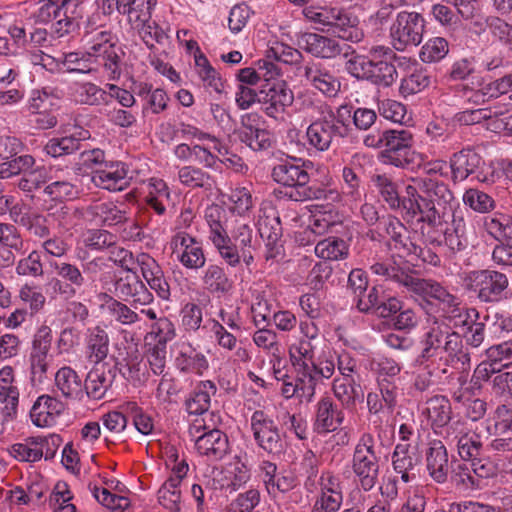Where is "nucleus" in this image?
Returning a JSON list of instances; mask_svg holds the SVG:
<instances>
[{
    "instance_id": "obj_1",
    "label": "nucleus",
    "mask_w": 512,
    "mask_h": 512,
    "mask_svg": "<svg viewBox=\"0 0 512 512\" xmlns=\"http://www.w3.org/2000/svg\"><path fill=\"white\" fill-rule=\"evenodd\" d=\"M449 322L445 317L434 318L419 338V352L413 361V365L421 370L413 382L416 391L425 392L442 381L454 362L465 364L469 361L460 335Z\"/></svg>"
},
{
    "instance_id": "obj_2",
    "label": "nucleus",
    "mask_w": 512,
    "mask_h": 512,
    "mask_svg": "<svg viewBox=\"0 0 512 512\" xmlns=\"http://www.w3.org/2000/svg\"><path fill=\"white\" fill-rule=\"evenodd\" d=\"M311 123L306 129V138L310 146L317 151H327L331 145L349 136L351 132V109L341 105L336 111L322 100L310 101L307 106Z\"/></svg>"
},
{
    "instance_id": "obj_3",
    "label": "nucleus",
    "mask_w": 512,
    "mask_h": 512,
    "mask_svg": "<svg viewBox=\"0 0 512 512\" xmlns=\"http://www.w3.org/2000/svg\"><path fill=\"white\" fill-rule=\"evenodd\" d=\"M205 220L209 226V240L217 250L220 258L232 268L241 263L239 249L247 250L254 247L253 229L242 220L236 221L231 230L227 231V212L219 205L208 206L205 210Z\"/></svg>"
},
{
    "instance_id": "obj_4",
    "label": "nucleus",
    "mask_w": 512,
    "mask_h": 512,
    "mask_svg": "<svg viewBox=\"0 0 512 512\" xmlns=\"http://www.w3.org/2000/svg\"><path fill=\"white\" fill-rule=\"evenodd\" d=\"M271 176L277 184L290 189L286 195L293 201L338 202L340 199V192L336 188L316 183L309 185L307 166L300 158L289 157L279 160L273 166Z\"/></svg>"
},
{
    "instance_id": "obj_5",
    "label": "nucleus",
    "mask_w": 512,
    "mask_h": 512,
    "mask_svg": "<svg viewBox=\"0 0 512 512\" xmlns=\"http://www.w3.org/2000/svg\"><path fill=\"white\" fill-rule=\"evenodd\" d=\"M316 341L296 338L288 347L294 371H302L322 379H330L335 373V359L331 352H322L315 358Z\"/></svg>"
},
{
    "instance_id": "obj_6",
    "label": "nucleus",
    "mask_w": 512,
    "mask_h": 512,
    "mask_svg": "<svg viewBox=\"0 0 512 512\" xmlns=\"http://www.w3.org/2000/svg\"><path fill=\"white\" fill-rule=\"evenodd\" d=\"M422 201L420 222L434 226L441 216L451 211H462L448 185L431 177L421 181Z\"/></svg>"
},
{
    "instance_id": "obj_7",
    "label": "nucleus",
    "mask_w": 512,
    "mask_h": 512,
    "mask_svg": "<svg viewBox=\"0 0 512 512\" xmlns=\"http://www.w3.org/2000/svg\"><path fill=\"white\" fill-rule=\"evenodd\" d=\"M380 457L375 451V439L371 433H363L356 443L351 460L354 481L364 492L371 491L378 483Z\"/></svg>"
},
{
    "instance_id": "obj_8",
    "label": "nucleus",
    "mask_w": 512,
    "mask_h": 512,
    "mask_svg": "<svg viewBox=\"0 0 512 512\" xmlns=\"http://www.w3.org/2000/svg\"><path fill=\"white\" fill-rule=\"evenodd\" d=\"M463 286L476 294L480 302L498 303L506 298L509 279L506 274L490 269L472 270L464 274Z\"/></svg>"
},
{
    "instance_id": "obj_9",
    "label": "nucleus",
    "mask_w": 512,
    "mask_h": 512,
    "mask_svg": "<svg viewBox=\"0 0 512 512\" xmlns=\"http://www.w3.org/2000/svg\"><path fill=\"white\" fill-rule=\"evenodd\" d=\"M414 134L406 128L384 130L383 162L396 168L406 169L417 159L423 160V154L413 150Z\"/></svg>"
},
{
    "instance_id": "obj_10",
    "label": "nucleus",
    "mask_w": 512,
    "mask_h": 512,
    "mask_svg": "<svg viewBox=\"0 0 512 512\" xmlns=\"http://www.w3.org/2000/svg\"><path fill=\"white\" fill-rule=\"evenodd\" d=\"M425 31L423 16L414 11H401L390 27V42L397 51H405L408 47L418 46Z\"/></svg>"
},
{
    "instance_id": "obj_11",
    "label": "nucleus",
    "mask_w": 512,
    "mask_h": 512,
    "mask_svg": "<svg viewBox=\"0 0 512 512\" xmlns=\"http://www.w3.org/2000/svg\"><path fill=\"white\" fill-rule=\"evenodd\" d=\"M49 264L56 274L48 283L51 295L64 300L76 297L87 282L80 268L64 261H51Z\"/></svg>"
},
{
    "instance_id": "obj_12",
    "label": "nucleus",
    "mask_w": 512,
    "mask_h": 512,
    "mask_svg": "<svg viewBox=\"0 0 512 512\" xmlns=\"http://www.w3.org/2000/svg\"><path fill=\"white\" fill-rule=\"evenodd\" d=\"M203 420H195L189 427V435L195 440V448L211 460H221L229 450L227 435L219 429H210Z\"/></svg>"
},
{
    "instance_id": "obj_13",
    "label": "nucleus",
    "mask_w": 512,
    "mask_h": 512,
    "mask_svg": "<svg viewBox=\"0 0 512 512\" xmlns=\"http://www.w3.org/2000/svg\"><path fill=\"white\" fill-rule=\"evenodd\" d=\"M250 428L257 446L269 454H280L285 445L277 423L264 410H256L250 418Z\"/></svg>"
},
{
    "instance_id": "obj_14",
    "label": "nucleus",
    "mask_w": 512,
    "mask_h": 512,
    "mask_svg": "<svg viewBox=\"0 0 512 512\" xmlns=\"http://www.w3.org/2000/svg\"><path fill=\"white\" fill-rule=\"evenodd\" d=\"M259 97L263 112L275 120L282 119L294 102V93L283 80L263 83Z\"/></svg>"
},
{
    "instance_id": "obj_15",
    "label": "nucleus",
    "mask_w": 512,
    "mask_h": 512,
    "mask_svg": "<svg viewBox=\"0 0 512 512\" xmlns=\"http://www.w3.org/2000/svg\"><path fill=\"white\" fill-rule=\"evenodd\" d=\"M115 275L114 294L118 300L130 301L137 307L148 306L155 300L153 293L148 289L145 282L140 278L137 271H124Z\"/></svg>"
},
{
    "instance_id": "obj_16",
    "label": "nucleus",
    "mask_w": 512,
    "mask_h": 512,
    "mask_svg": "<svg viewBox=\"0 0 512 512\" xmlns=\"http://www.w3.org/2000/svg\"><path fill=\"white\" fill-rule=\"evenodd\" d=\"M172 254L186 269L198 271L206 264L202 243L186 232H178L171 239Z\"/></svg>"
},
{
    "instance_id": "obj_17",
    "label": "nucleus",
    "mask_w": 512,
    "mask_h": 512,
    "mask_svg": "<svg viewBox=\"0 0 512 512\" xmlns=\"http://www.w3.org/2000/svg\"><path fill=\"white\" fill-rule=\"evenodd\" d=\"M443 439L449 445H455L464 461L476 460L480 454L481 442L465 421L455 420L447 428Z\"/></svg>"
},
{
    "instance_id": "obj_18",
    "label": "nucleus",
    "mask_w": 512,
    "mask_h": 512,
    "mask_svg": "<svg viewBox=\"0 0 512 512\" xmlns=\"http://www.w3.org/2000/svg\"><path fill=\"white\" fill-rule=\"evenodd\" d=\"M301 75L307 85L322 93L324 96L333 98L341 88V83L333 70L322 62L309 61L301 68Z\"/></svg>"
},
{
    "instance_id": "obj_19",
    "label": "nucleus",
    "mask_w": 512,
    "mask_h": 512,
    "mask_svg": "<svg viewBox=\"0 0 512 512\" xmlns=\"http://www.w3.org/2000/svg\"><path fill=\"white\" fill-rule=\"evenodd\" d=\"M298 44L307 53L321 59H334L339 55L347 58L351 52L350 45L341 44L336 38L317 33L302 34Z\"/></svg>"
},
{
    "instance_id": "obj_20",
    "label": "nucleus",
    "mask_w": 512,
    "mask_h": 512,
    "mask_svg": "<svg viewBox=\"0 0 512 512\" xmlns=\"http://www.w3.org/2000/svg\"><path fill=\"white\" fill-rule=\"evenodd\" d=\"M461 368L447 373L444 377L447 379V390L454 402L461 404L467 402L470 397L477 395L480 391V378L483 375L476 374V379H469L470 360L467 363L459 362Z\"/></svg>"
},
{
    "instance_id": "obj_21",
    "label": "nucleus",
    "mask_w": 512,
    "mask_h": 512,
    "mask_svg": "<svg viewBox=\"0 0 512 512\" xmlns=\"http://www.w3.org/2000/svg\"><path fill=\"white\" fill-rule=\"evenodd\" d=\"M19 397L14 369L8 365L2 367L0 369V413L3 422H11L17 418Z\"/></svg>"
},
{
    "instance_id": "obj_22",
    "label": "nucleus",
    "mask_w": 512,
    "mask_h": 512,
    "mask_svg": "<svg viewBox=\"0 0 512 512\" xmlns=\"http://www.w3.org/2000/svg\"><path fill=\"white\" fill-rule=\"evenodd\" d=\"M129 167L122 161H109L103 168L91 172L92 183L104 190L122 191L130 184Z\"/></svg>"
},
{
    "instance_id": "obj_23",
    "label": "nucleus",
    "mask_w": 512,
    "mask_h": 512,
    "mask_svg": "<svg viewBox=\"0 0 512 512\" xmlns=\"http://www.w3.org/2000/svg\"><path fill=\"white\" fill-rule=\"evenodd\" d=\"M344 409L336 404L331 397H321L315 405L314 432L318 435L335 432L345 420Z\"/></svg>"
},
{
    "instance_id": "obj_24",
    "label": "nucleus",
    "mask_w": 512,
    "mask_h": 512,
    "mask_svg": "<svg viewBox=\"0 0 512 512\" xmlns=\"http://www.w3.org/2000/svg\"><path fill=\"white\" fill-rule=\"evenodd\" d=\"M295 373V378L289 375L281 377V395L286 399L296 397L300 402L310 403L316 394V386L323 379L302 371Z\"/></svg>"
},
{
    "instance_id": "obj_25",
    "label": "nucleus",
    "mask_w": 512,
    "mask_h": 512,
    "mask_svg": "<svg viewBox=\"0 0 512 512\" xmlns=\"http://www.w3.org/2000/svg\"><path fill=\"white\" fill-rule=\"evenodd\" d=\"M444 225V242L453 253L464 251L468 245L466 222L462 211H451L440 217L435 226Z\"/></svg>"
},
{
    "instance_id": "obj_26",
    "label": "nucleus",
    "mask_w": 512,
    "mask_h": 512,
    "mask_svg": "<svg viewBox=\"0 0 512 512\" xmlns=\"http://www.w3.org/2000/svg\"><path fill=\"white\" fill-rule=\"evenodd\" d=\"M422 414L427 420L435 434L443 437L451 421L452 407L450 400L444 395H434L428 398L422 409Z\"/></svg>"
},
{
    "instance_id": "obj_27",
    "label": "nucleus",
    "mask_w": 512,
    "mask_h": 512,
    "mask_svg": "<svg viewBox=\"0 0 512 512\" xmlns=\"http://www.w3.org/2000/svg\"><path fill=\"white\" fill-rule=\"evenodd\" d=\"M213 474L216 488L230 493L246 484L251 477L250 469L239 458H234L222 469L214 471Z\"/></svg>"
},
{
    "instance_id": "obj_28",
    "label": "nucleus",
    "mask_w": 512,
    "mask_h": 512,
    "mask_svg": "<svg viewBox=\"0 0 512 512\" xmlns=\"http://www.w3.org/2000/svg\"><path fill=\"white\" fill-rule=\"evenodd\" d=\"M408 289L426 300L433 299L455 312L460 305L457 296L450 293L439 282L432 279H422L412 276Z\"/></svg>"
},
{
    "instance_id": "obj_29",
    "label": "nucleus",
    "mask_w": 512,
    "mask_h": 512,
    "mask_svg": "<svg viewBox=\"0 0 512 512\" xmlns=\"http://www.w3.org/2000/svg\"><path fill=\"white\" fill-rule=\"evenodd\" d=\"M421 464V456L409 443H398L392 453L393 470L401 475L404 483L417 478Z\"/></svg>"
},
{
    "instance_id": "obj_30",
    "label": "nucleus",
    "mask_w": 512,
    "mask_h": 512,
    "mask_svg": "<svg viewBox=\"0 0 512 512\" xmlns=\"http://www.w3.org/2000/svg\"><path fill=\"white\" fill-rule=\"evenodd\" d=\"M65 410V404L48 394L40 395L30 409L31 422L40 428L52 427Z\"/></svg>"
},
{
    "instance_id": "obj_31",
    "label": "nucleus",
    "mask_w": 512,
    "mask_h": 512,
    "mask_svg": "<svg viewBox=\"0 0 512 512\" xmlns=\"http://www.w3.org/2000/svg\"><path fill=\"white\" fill-rule=\"evenodd\" d=\"M126 210L113 201H95L84 207V220L102 226H118L126 221Z\"/></svg>"
},
{
    "instance_id": "obj_32",
    "label": "nucleus",
    "mask_w": 512,
    "mask_h": 512,
    "mask_svg": "<svg viewBox=\"0 0 512 512\" xmlns=\"http://www.w3.org/2000/svg\"><path fill=\"white\" fill-rule=\"evenodd\" d=\"M425 464L429 476L437 483L446 482L450 463L447 448L441 440L429 441L425 450Z\"/></svg>"
},
{
    "instance_id": "obj_33",
    "label": "nucleus",
    "mask_w": 512,
    "mask_h": 512,
    "mask_svg": "<svg viewBox=\"0 0 512 512\" xmlns=\"http://www.w3.org/2000/svg\"><path fill=\"white\" fill-rule=\"evenodd\" d=\"M145 207L157 215H164L173 206L171 190L161 178L152 177L147 180L144 196Z\"/></svg>"
},
{
    "instance_id": "obj_34",
    "label": "nucleus",
    "mask_w": 512,
    "mask_h": 512,
    "mask_svg": "<svg viewBox=\"0 0 512 512\" xmlns=\"http://www.w3.org/2000/svg\"><path fill=\"white\" fill-rule=\"evenodd\" d=\"M85 352L91 363L103 362L110 347V337L107 328L102 325H95L86 329L84 334Z\"/></svg>"
},
{
    "instance_id": "obj_35",
    "label": "nucleus",
    "mask_w": 512,
    "mask_h": 512,
    "mask_svg": "<svg viewBox=\"0 0 512 512\" xmlns=\"http://www.w3.org/2000/svg\"><path fill=\"white\" fill-rule=\"evenodd\" d=\"M206 143L194 144L192 161L205 168L221 170L223 160L220 158L227 153L226 147L214 135L205 138Z\"/></svg>"
},
{
    "instance_id": "obj_36",
    "label": "nucleus",
    "mask_w": 512,
    "mask_h": 512,
    "mask_svg": "<svg viewBox=\"0 0 512 512\" xmlns=\"http://www.w3.org/2000/svg\"><path fill=\"white\" fill-rule=\"evenodd\" d=\"M205 291L216 298L230 295L234 289V281L219 264H209L201 276Z\"/></svg>"
},
{
    "instance_id": "obj_37",
    "label": "nucleus",
    "mask_w": 512,
    "mask_h": 512,
    "mask_svg": "<svg viewBox=\"0 0 512 512\" xmlns=\"http://www.w3.org/2000/svg\"><path fill=\"white\" fill-rule=\"evenodd\" d=\"M333 20L329 24L334 35L339 39L352 43L360 42L363 38V32L358 26V19L352 13L343 8L334 7Z\"/></svg>"
},
{
    "instance_id": "obj_38",
    "label": "nucleus",
    "mask_w": 512,
    "mask_h": 512,
    "mask_svg": "<svg viewBox=\"0 0 512 512\" xmlns=\"http://www.w3.org/2000/svg\"><path fill=\"white\" fill-rule=\"evenodd\" d=\"M363 168L361 165V157L354 155L342 169V193L340 198L345 197L348 201L358 202L361 199ZM339 199L338 201H340Z\"/></svg>"
},
{
    "instance_id": "obj_39",
    "label": "nucleus",
    "mask_w": 512,
    "mask_h": 512,
    "mask_svg": "<svg viewBox=\"0 0 512 512\" xmlns=\"http://www.w3.org/2000/svg\"><path fill=\"white\" fill-rule=\"evenodd\" d=\"M483 164L481 156L471 148H464L450 158V168L454 181H463L475 175Z\"/></svg>"
},
{
    "instance_id": "obj_40",
    "label": "nucleus",
    "mask_w": 512,
    "mask_h": 512,
    "mask_svg": "<svg viewBox=\"0 0 512 512\" xmlns=\"http://www.w3.org/2000/svg\"><path fill=\"white\" fill-rule=\"evenodd\" d=\"M512 360V340L493 345L486 350V360L482 362L475 374L488 378L490 373L499 372L501 367H508Z\"/></svg>"
},
{
    "instance_id": "obj_41",
    "label": "nucleus",
    "mask_w": 512,
    "mask_h": 512,
    "mask_svg": "<svg viewBox=\"0 0 512 512\" xmlns=\"http://www.w3.org/2000/svg\"><path fill=\"white\" fill-rule=\"evenodd\" d=\"M55 386L66 399L82 401L84 398V384L77 372L69 366L61 367L56 372Z\"/></svg>"
},
{
    "instance_id": "obj_42",
    "label": "nucleus",
    "mask_w": 512,
    "mask_h": 512,
    "mask_svg": "<svg viewBox=\"0 0 512 512\" xmlns=\"http://www.w3.org/2000/svg\"><path fill=\"white\" fill-rule=\"evenodd\" d=\"M175 366L182 373L203 375L209 368L207 357L191 345L183 344L175 358Z\"/></svg>"
},
{
    "instance_id": "obj_43",
    "label": "nucleus",
    "mask_w": 512,
    "mask_h": 512,
    "mask_svg": "<svg viewBox=\"0 0 512 512\" xmlns=\"http://www.w3.org/2000/svg\"><path fill=\"white\" fill-rule=\"evenodd\" d=\"M89 138L88 130L79 129L71 135L49 139L43 150L54 158L69 155L80 149L81 141Z\"/></svg>"
},
{
    "instance_id": "obj_44",
    "label": "nucleus",
    "mask_w": 512,
    "mask_h": 512,
    "mask_svg": "<svg viewBox=\"0 0 512 512\" xmlns=\"http://www.w3.org/2000/svg\"><path fill=\"white\" fill-rule=\"evenodd\" d=\"M115 374L112 370L94 368L90 370L84 382V396L92 400H101L111 388Z\"/></svg>"
},
{
    "instance_id": "obj_45",
    "label": "nucleus",
    "mask_w": 512,
    "mask_h": 512,
    "mask_svg": "<svg viewBox=\"0 0 512 512\" xmlns=\"http://www.w3.org/2000/svg\"><path fill=\"white\" fill-rule=\"evenodd\" d=\"M217 392L213 381H200L185 401L186 411L190 415H203L208 412L211 404V397Z\"/></svg>"
},
{
    "instance_id": "obj_46",
    "label": "nucleus",
    "mask_w": 512,
    "mask_h": 512,
    "mask_svg": "<svg viewBox=\"0 0 512 512\" xmlns=\"http://www.w3.org/2000/svg\"><path fill=\"white\" fill-rule=\"evenodd\" d=\"M332 391L342 407L347 410L355 409L356 403L363 398L361 385L355 378H334Z\"/></svg>"
},
{
    "instance_id": "obj_47",
    "label": "nucleus",
    "mask_w": 512,
    "mask_h": 512,
    "mask_svg": "<svg viewBox=\"0 0 512 512\" xmlns=\"http://www.w3.org/2000/svg\"><path fill=\"white\" fill-rule=\"evenodd\" d=\"M411 181L413 184H408L405 187V196L401 197V214L406 221L420 222L421 212V181H425V177H415Z\"/></svg>"
},
{
    "instance_id": "obj_48",
    "label": "nucleus",
    "mask_w": 512,
    "mask_h": 512,
    "mask_svg": "<svg viewBox=\"0 0 512 512\" xmlns=\"http://www.w3.org/2000/svg\"><path fill=\"white\" fill-rule=\"evenodd\" d=\"M62 67L68 73L96 74L99 72L100 61H96L88 51L65 53L61 61Z\"/></svg>"
},
{
    "instance_id": "obj_49",
    "label": "nucleus",
    "mask_w": 512,
    "mask_h": 512,
    "mask_svg": "<svg viewBox=\"0 0 512 512\" xmlns=\"http://www.w3.org/2000/svg\"><path fill=\"white\" fill-rule=\"evenodd\" d=\"M47 441L43 437H30L24 442L15 443L8 448L10 456L20 462H37L43 457Z\"/></svg>"
},
{
    "instance_id": "obj_50",
    "label": "nucleus",
    "mask_w": 512,
    "mask_h": 512,
    "mask_svg": "<svg viewBox=\"0 0 512 512\" xmlns=\"http://www.w3.org/2000/svg\"><path fill=\"white\" fill-rule=\"evenodd\" d=\"M373 274L392 280L408 288L413 275L406 272L393 257L378 259L370 265Z\"/></svg>"
},
{
    "instance_id": "obj_51",
    "label": "nucleus",
    "mask_w": 512,
    "mask_h": 512,
    "mask_svg": "<svg viewBox=\"0 0 512 512\" xmlns=\"http://www.w3.org/2000/svg\"><path fill=\"white\" fill-rule=\"evenodd\" d=\"M197 75L200 78L203 87L210 93L222 94L225 89V83L220 74L210 64L209 60L203 54L195 57Z\"/></svg>"
},
{
    "instance_id": "obj_52",
    "label": "nucleus",
    "mask_w": 512,
    "mask_h": 512,
    "mask_svg": "<svg viewBox=\"0 0 512 512\" xmlns=\"http://www.w3.org/2000/svg\"><path fill=\"white\" fill-rule=\"evenodd\" d=\"M105 307L110 317L117 323L124 326H133L141 321L140 314L133 309V304L128 305L123 300H118L112 296L106 295Z\"/></svg>"
},
{
    "instance_id": "obj_53",
    "label": "nucleus",
    "mask_w": 512,
    "mask_h": 512,
    "mask_svg": "<svg viewBox=\"0 0 512 512\" xmlns=\"http://www.w3.org/2000/svg\"><path fill=\"white\" fill-rule=\"evenodd\" d=\"M72 96L80 104L90 106L108 104V93L92 82H75L72 86Z\"/></svg>"
},
{
    "instance_id": "obj_54",
    "label": "nucleus",
    "mask_w": 512,
    "mask_h": 512,
    "mask_svg": "<svg viewBox=\"0 0 512 512\" xmlns=\"http://www.w3.org/2000/svg\"><path fill=\"white\" fill-rule=\"evenodd\" d=\"M314 251L317 257L324 260H344L349 255V245L344 239L328 237L318 241Z\"/></svg>"
},
{
    "instance_id": "obj_55",
    "label": "nucleus",
    "mask_w": 512,
    "mask_h": 512,
    "mask_svg": "<svg viewBox=\"0 0 512 512\" xmlns=\"http://www.w3.org/2000/svg\"><path fill=\"white\" fill-rule=\"evenodd\" d=\"M372 181L381 198L389 208L401 213V196L399 194L398 185L393 178L384 173L374 175Z\"/></svg>"
},
{
    "instance_id": "obj_56",
    "label": "nucleus",
    "mask_w": 512,
    "mask_h": 512,
    "mask_svg": "<svg viewBox=\"0 0 512 512\" xmlns=\"http://www.w3.org/2000/svg\"><path fill=\"white\" fill-rule=\"evenodd\" d=\"M484 228L498 242L512 243V215L487 216L484 218Z\"/></svg>"
},
{
    "instance_id": "obj_57",
    "label": "nucleus",
    "mask_w": 512,
    "mask_h": 512,
    "mask_svg": "<svg viewBox=\"0 0 512 512\" xmlns=\"http://www.w3.org/2000/svg\"><path fill=\"white\" fill-rule=\"evenodd\" d=\"M180 183L189 189H211L214 184L213 177L202 168L188 165L178 170Z\"/></svg>"
},
{
    "instance_id": "obj_58",
    "label": "nucleus",
    "mask_w": 512,
    "mask_h": 512,
    "mask_svg": "<svg viewBox=\"0 0 512 512\" xmlns=\"http://www.w3.org/2000/svg\"><path fill=\"white\" fill-rule=\"evenodd\" d=\"M379 225L383 233L392 240L394 247L406 252L412 242L408 237V230L405 225L392 215L383 218Z\"/></svg>"
},
{
    "instance_id": "obj_59",
    "label": "nucleus",
    "mask_w": 512,
    "mask_h": 512,
    "mask_svg": "<svg viewBox=\"0 0 512 512\" xmlns=\"http://www.w3.org/2000/svg\"><path fill=\"white\" fill-rule=\"evenodd\" d=\"M49 216L63 230L69 231L80 224V220H84V207L75 208L60 204L49 209Z\"/></svg>"
},
{
    "instance_id": "obj_60",
    "label": "nucleus",
    "mask_w": 512,
    "mask_h": 512,
    "mask_svg": "<svg viewBox=\"0 0 512 512\" xmlns=\"http://www.w3.org/2000/svg\"><path fill=\"white\" fill-rule=\"evenodd\" d=\"M88 489L95 500L111 512H126L130 506V500L127 497L113 494L107 488H101L90 482Z\"/></svg>"
},
{
    "instance_id": "obj_61",
    "label": "nucleus",
    "mask_w": 512,
    "mask_h": 512,
    "mask_svg": "<svg viewBox=\"0 0 512 512\" xmlns=\"http://www.w3.org/2000/svg\"><path fill=\"white\" fill-rule=\"evenodd\" d=\"M150 330L146 335L147 339L154 340V345L167 347V344L177 337L175 323L168 316H160L157 322H152Z\"/></svg>"
},
{
    "instance_id": "obj_62",
    "label": "nucleus",
    "mask_w": 512,
    "mask_h": 512,
    "mask_svg": "<svg viewBox=\"0 0 512 512\" xmlns=\"http://www.w3.org/2000/svg\"><path fill=\"white\" fill-rule=\"evenodd\" d=\"M398 77L396 67L386 60H374L367 81L383 88L395 83Z\"/></svg>"
},
{
    "instance_id": "obj_63",
    "label": "nucleus",
    "mask_w": 512,
    "mask_h": 512,
    "mask_svg": "<svg viewBox=\"0 0 512 512\" xmlns=\"http://www.w3.org/2000/svg\"><path fill=\"white\" fill-rule=\"evenodd\" d=\"M81 3L82 0H78L69 5L67 11H63L62 16L55 20L52 30L57 37L60 38L66 36L78 28V19L82 17V12L80 10Z\"/></svg>"
},
{
    "instance_id": "obj_64",
    "label": "nucleus",
    "mask_w": 512,
    "mask_h": 512,
    "mask_svg": "<svg viewBox=\"0 0 512 512\" xmlns=\"http://www.w3.org/2000/svg\"><path fill=\"white\" fill-rule=\"evenodd\" d=\"M158 502L169 512L181 511V489L177 480H166L158 490Z\"/></svg>"
}]
</instances>
